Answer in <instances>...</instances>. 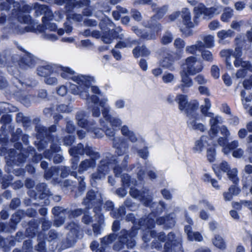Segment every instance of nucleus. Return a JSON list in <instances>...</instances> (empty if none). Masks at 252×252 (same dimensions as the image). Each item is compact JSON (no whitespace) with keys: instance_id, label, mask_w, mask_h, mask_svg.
I'll return each instance as SVG.
<instances>
[{"instance_id":"obj_1","label":"nucleus","mask_w":252,"mask_h":252,"mask_svg":"<svg viewBox=\"0 0 252 252\" xmlns=\"http://www.w3.org/2000/svg\"><path fill=\"white\" fill-rule=\"evenodd\" d=\"M74 73L71 68L57 64L55 74H60L64 79H72L76 83L70 85V90L73 94L88 100L91 96L90 92L95 94L99 93V89L93 85V78L83 75H74Z\"/></svg>"},{"instance_id":"obj_2","label":"nucleus","mask_w":252,"mask_h":252,"mask_svg":"<svg viewBox=\"0 0 252 252\" xmlns=\"http://www.w3.org/2000/svg\"><path fill=\"white\" fill-rule=\"evenodd\" d=\"M36 12L37 14H44L43 17V23L45 27L43 31V37L51 41H55L58 39L56 33L57 26L55 24L51 23L49 21L52 20L54 17L56 21H59L63 17V14L60 11L55 12L54 15L52 12L48 9V7L44 5H40L36 7Z\"/></svg>"},{"instance_id":"obj_3","label":"nucleus","mask_w":252,"mask_h":252,"mask_svg":"<svg viewBox=\"0 0 252 252\" xmlns=\"http://www.w3.org/2000/svg\"><path fill=\"white\" fill-rule=\"evenodd\" d=\"M108 98L104 97L98 100L95 94H91L90 97L87 100V102L90 107H92L93 115L94 117H98L100 115V110L98 106L102 109V113L104 119L107 121L113 127H118L122 124V121L118 118L110 116L108 112L110 110V107L107 104Z\"/></svg>"},{"instance_id":"obj_4","label":"nucleus","mask_w":252,"mask_h":252,"mask_svg":"<svg viewBox=\"0 0 252 252\" xmlns=\"http://www.w3.org/2000/svg\"><path fill=\"white\" fill-rule=\"evenodd\" d=\"M13 5L14 8L12 9L13 15L18 19L20 22L28 23L30 20L29 16L24 15V12L28 11V6L23 5L21 7L20 4L17 2H13V0H6V2L3 4H0V10L1 11L7 10L9 9V5Z\"/></svg>"},{"instance_id":"obj_5","label":"nucleus","mask_w":252,"mask_h":252,"mask_svg":"<svg viewBox=\"0 0 252 252\" xmlns=\"http://www.w3.org/2000/svg\"><path fill=\"white\" fill-rule=\"evenodd\" d=\"M175 101L178 104L179 109L181 111H184L188 117L189 114L195 112L198 107L197 103H188L187 96L185 95H177Z\"/></svg>"},{"instance_id":"obj_6","label":"nucleus","mask_w":252,"mask_h":252,"mask_svg":"<svg viewBox=\"0 0 252 252\" xmlns=\"http://www.w3.org/2000/svg\"><path fill=\"white\" fill-rule=\"evenodd\" d=\"M181 67V71L189 73L191 75L195 74L202 69V66L197 62L196 58L193 56L188 57Z\"/></svg>"},{"instance_id":"obj_7","label":"nucleus","mask_w":252,"mask_h":252,"mask_svg":"<svg viewBox=\"0 0 252 252\" xmlns=\"http://www.w3.org/2000/svg\"><path fill=\"white\" fill-rule=\"evenodd\" d=\"M238 51V49H236L234 53L235 60L234 64L236 67H241L243 68V69H239L236 73V77L237 78H242L245 76L247 70L252 72V65H251L248 62L244 61L241 58H240L241 55L239 52L236 53Z\"/></svg>"},{"instance_id":"obj_8","label":"nucleus","mask_w":252,"mask_h":252,"mask_svg":"<svg viewBox=\"0 0 252 252\" xmlns=\"http://www.w3.org/2000/svg\"><path fill=\"white\" fill-rule=\"evenodd\" d=\"M210 118L209 120V125L210 129L209 131V134L211 138L216 137L218 134V128L216 126L217 124L223 123V119L218 115H215L212 113V116H208Z\"/></svg>"},{"instance_id":"obj_9","label":"nucleus","mask_w":252,"mask_h":252,"mask_svg":"<svg viewBox=\"0 0 252 252\" xmlns=\"http://www.w3.org/2000/svg\"><path fill=\"white\" fill-rule=\"evenodd\" d=\"M189 117L188 126L194 130H199L204 132L207 130V126L204 124L197 122L199 115L196 111L191 114H189Z\"/></svg>"},{"instance_id":"obj_10","label":"nucleus","mask_w":252,"mask_h":252,"mask_svg":"<svg viewBox=\"0 0 252 252\" xmlns=\"http://www.w3.org/2000/svg\"><path fill=\"white\" fill-rule=\"evenodd\" d=\"M57 64L50 63H45L39 66L37 71L38 75L46 77L49 75L55 74Z\"/></svg>"},{"instance_id":"obj_11","label":"nucleus","mask_w":252,"mask_h":252,"mask_svg":"<svg viewBox=\"0 0 252 252\" xmlns=\"http://www.w3.org/2000/svg\"><path fill=\"white\" fill-rule=\"evenodd\" d=\"M211 140L209 139L206 136H202L200 138L196 140L192 148V151L194 153H201L204 149L209 145L210 142L209 141Z\"/></svg>"},{"instance_id":"obj_12","label":"nucleus","mask_w":252,"mask_h":252,"mask_svg":"<svg viewBox=\"0 0 252 252\" xmlns=\"http://www.w3.org/2000/svg\"><path fill=\"white\" fill-rule=\"evenodd\" d=\"M219 168L223 172H227V175L230 180L234 183H236L238 181L237 177V169L233 168L229 170V166L227 162H222L220 165Z\"/></svg>"},{"instance_id":"obj_13","label":"nucleus","mask_w":252,"mask_h":252,"mask_svg":"<svg viewBox=\"0 0 252 252\" xmlns=\"http://www.w3.org/2000/svg\"><path fill=\"white\" fill-rule=\"evenodd\" d=\"M114 147L116 149V153L121 155L126 153L128 145L126 141L119 138H115L113 141Z\"/></svg>"},{"instance_id":"obj_14","label":"nucleus","mask_w":252,"mask_h":252,"mask_svg":"<svg viewBox=\"0 0 252 252\" xmlns=\"http://www.w3.org/2000/svg\"><path fill=\"white\" fill-rule=\"evenodd\" d=\"M101 126L103 127V130L94 129V127L89 126V130L94 131V133L96 136L99 137L102 135V131H104L106 134L109 137H113L115 134V130L113 128H107L105 127L106 124L105 122L101 120L100 121Z\"/></svg>"},{"instance_id":"obj_15","label":"nucleus","mask_w":252,"mask_h":252,"mask_svg":"<svg viewBox=\"0 0 252 252\" xmlns=\"http://www.w3.org/2000/svg\"><path fill=\"white\" fill-rule=\"evenodd\" d=\"M181 16L182 18V22L187 28H192L196 25L194 22L191 21V14L189 10L186 8H183L181 11Z\"/></svg>"},{"instance_id":"obj_16","label":"nucleus","mask_w":252,"mask_h":252,"mask_svg":"<svg viewBox=\"0 0 252 252\" xmlns=\"http://www.w3.org/2000/svg\"><path fill=\"white\" fill-rule=\"evenodd\" d=\"M180 75L181 77V88L183 92H186V88L190 87L193 85L191 79L189 77V73L181 71Z\"/></svg>"},{"instance_id":"obj_17","label":"nucleus","mask_w":252,"mask_h":252,"mask_svg":"<svg viewBox=\"0 0 252 252\" xmlns=\"http://www.w3.org/2000/svg\"><path fill=\"white\" fill-rule=\"evenodd\" d=\"M121 32L122 29L120 27H118L113 32L115 33L114 35H112V33H111V35H110L109 33H105L101 37L102 40L105 43L109 44L111 43L113 40L115 38L122 39L124 35L123 33H120Z\"/></svg>"},{"instance_id":"obj_18","label":"nucleus","mask_w":252,"mask_h":252,"mask_svg":"<svg viewBox=\"0 0 252 252\" xmlns=\"http://www.w3.org/2000/svg\"><path fill=\"white\" fill-rule=\"evenodd\" d=\"M69 153L72 156L76 157L77 155H83L84 154L92 156L93 151L90 148L84 149L82 145L79 144L76 147L71 149L69 150Z\"/></svg>"},{"instance_id":"obj_19","label":"nucleus","mask_w":252,"mask_h":252,"mask_svg":"<svg viewBox=\"0 0 252 252\" xmlns=\"http://www.w3.org/2000/svg\"><path fill=\"white\" fill-rule=\"evenodd\" d=\"M236 49H238V51L236 52V53L239 52V53L241 55V51L240 49L239 48H236L235 50V51L233 53L231 50L229 49L222 50L220 52V55L221 57L226 58V65L229 68H231L232 67L231 65V62L230 61V57L233 56L235 58V57L234 56V53L236 52Z\"/></svg>"},{"instance_id":"obj_20","label":"nucleus","mask_w":252,"mask_h":252,"mask_svg":"<svg viewBox=\"0 0 252 252\" xmlns=\"http://www.w3.org/2000/svg\"><path fill=\"white\" fill-rule=\"evenodd\" d=\"M212 242L216 248L220 250H224L226 249V243L223 237L220 235H215L212 239Z\"/></svg>"},{"instance_id":"obj_21","label":"nucleus","mask_w":252,"mask_h":252,"mask_svg":"<svg viewBox=\"0 0 252 252\" xmlns=\"http://www.w3.org/2000/svg\"><path fill=\"white\" fill-rule=\"evenodd\" d=\"M174 61L175 59L172 55L167 54L160 61V64L164 68L173 70L174 69L173 66Z\"/></svg>"},{"instance_id":"obj_22","label":"nucleus","mask_w":252,"mask_h":252,"mask_svg":"<svg viewBox=\"0 0 252 252\" xmlns=\"http://www.w3.org/2000/svg\"><path fill=\"white\" fill-rule=\"evenodd\" d=\"M204 48V45L201 40H197L195 44L187 46L185 51L189 54H195L197 51H200Z\"/></svg>"},{"instance_id":"obj_23","label":"nucleus","mask_w":252,"mask_h":252,"mask_svg":"<svg viewBox=\"0 0 252 252\" xmlns=\"http://www.w3.org/2000/svg\"><path fill=\"white\" fill-rule=\"evenodd\" d=\"M194 10L195 14L197 16L203 14L207 16H213L211 7L206 8L204 5L202 3H199L196 6Z\"/></svg>"},{"instance_id":"obj_24","label":"nucleus","mask_w":252,"mask_h":252,"mask_svg":"<svg viewBox=\"0 0 252 252\" xmlns=\"http://www.w3.org/2000/svg\"><path fill=\"white\" fill-rule=\"evenodd\" d=\"M240 192V189L236 186H231L227 191L223 193L224 199L225 201H230L233 196L237 195Z\"/></svg>"},{"instance_id":"obj_25","label":"nucleus","mask_w":252,"mask_h":252,"mask_svg":"<svg viewBox=\"0 0 252 252\" xmlns=\"http://www.w3.org/2000/svg\"><path fill=\"white\" fill-rule=\"evenodd\" d=\"M234 32L231 30H222L219 31L217 33V37L218 38L219 42L220 43H223L224 41L227 38H231L233 36Z\"/></svg>"},{"instance_id":"obj_26","label":"nucleus","mask_w":252,"mask_h":252,"mask_svg":"<svg viewBox=\"0 0 252 252\" xmlns=\"http://www.w3.org/2000/svg\"><path fill=\"white\" fill-rule=\"evenodd\" d=\"M191 227L189 225H186L185 227V231L187 233L189 239L190 241H201L203 237L198 232L191 231Z\"/></svg>"},{"instance_id":"obj_27","label":"nucleus","mask_w":252,"mask_h":252,"mask_svg":"<svg viewBox=\"0 0 252 252\" xmlns=\"http://www.w3.org/2000/svg\"><path fill=\"white\" fill-rule=\"evenodd\" d=\"M130 194L131 196L134 198H138L139 199L141 200L143 203L146 206H150V202L151 200L149 198L148 199L147 198H145V195H142V194H140L139 191L133 188L132 187H130Z\"/></svg>"},{"instance_id":"obj_28","label":"nucleus","mask_w":252,"mask_h":252,"mask_svg":"<svg viewBox=\"0 0 252 252\" xmlns=\"http://www.w3.org/2000/svg\"><path fill=\"white\" fill-rule=\"evenodd\" d=\"M201 39L203 41V43L204 45V47L207 48H211L215 45L214 36L211 34L208 35H201Z\"/></svg>"},{"instance_id":"obj_29","label":"nucleus","mask_w":252,"mask_h":252,"mask_svg":"<svg viewBox=\"0 0 252 252\" xmlns=\"http://www.w3.org/2000/svg\"><path fill=\"white\" fill-rule=\"evenodd\" d=\"M133 53L135 57L147 56L150 55V51L144 46H138L133 50Z\"/></svg>"},{"instance_id":"obj_30","label":"nucleus","mask_w":252,"mask_h":252,"mask_svg":"<svg viewBox=\"0 0 252 252\" xmlns=\"http://www.w3.org/2000/svg\"><path fill=\"white\" fill-rule=\"evenodd\" d=\"M95 165V162L94 159H86L81 162L79 171V172L84 171L87 170L89 168L94 167Z\"/></svg>"},{"instance_id":"obj_31","label":"nucleus","mask_w":252,"mask_h":252,"mask_svg":"<svg viewBox=\"0 0 252 252\" xmlns=\"http://www.w3.org/2000/svg\"><path fill=\"white\" fill-rule=\"evenodd\" d=\"M233 10L229 7L225 8L221 16V20L228 22L233 16Z\"/></svg>"},{"instance_id":"obj_32","label":"nucleus","mask_w":252,"mask_h":252,"mask_svg":"<svg viewBox=\"0 0 252 252\" xmlns=\"http://www.w3.org/2000/svg\"><path fill=\"white\" fill-rule=\"evenodd\" d=\"M133 31L137 35L147 40L152 39L155 37V34L149 33L147 32L142 31L141 30L135 27L133 28Z\"/></svg>"},{"instance_id":"obj_33","label":"nucleus","mask_w":252,"mask_h":252,"mask_svg":"<svg viewBox=\"0 0 252 252\" xmlns=\"http://www.w3.org/2000/svg\"><path fill=\"white\" fill-rule=\"evenodd\" d=\"M100 27L102 30L105 31L106 32H109L111 28H113V24L108 18H106L100 23Z\"/></svg>"},{"instance_id":"obj_34","label":"nucleus","mask_w":252,"mask_h":252,"mask_svg":"<svg viewBox=\"0 0 252 252\" xmlns=\"http://www.w3.org/2000/svg\"><path fill=\"white\" fill-rule=\"evenodd\" d=\"M153 10L156 13L154 17L160 19L166 13L167 10V7L166 6H163L160 7H156L155 5H154Z\"/></svg>"},{"instance_id":"obj_35","label":"nucleus","mask_w":252,"mask_h":252,"mask_svg":"<svg viewBox=\"0 0 252 252\" xmlns=\"http://www.w3.org/2000/svg\"><path fill=\"white\" fill-rule=\"evenodd\" d=\"M175 80V75L170 72H165L162 76V80L166 84L173 83Z\"/></svg>"},{"instance_id":"obj_36","label":"nucleus","mask_w":252,"mask_h":252,"mask_svg":"<svg viewBox=\"0 0 252 252\" xmlns=\"http://www.w3.org/2000/svg\"><path fill=\"white\" fill-rule=\"evenodd\" d=\"M239 146V142L237 140H234L222 148V152L225 155L230 153L231 150L236 148Z\"/></svg>"},{"instance_id":"obj_37","label":"nucleus","mask_w":252,"mask_h":252,"mask_svg":"<svg viewBox=\"0 0 252 252\" xmlns=\"http://www.w3.org/2000/svg\"><path fill=\"white\" fill-rule=\"evenodd\" d=\"M206 156L209 162H214L216 158V151L215 149L213 148H208L207 150Z\"/></svg>"},{"instance_id":"obj_38","label":"nucleus","mask_w":252,"mask_h":252,"mask_svg":"<svg viewBox=\"0 0 252 252\" xmlns=\"http://www.w3.org/2000/svg\"><path fill=\"white\" fill-rule=\"evenodd\" d=\"M174 45L177 49L181 50L185 47L186 43L183 39L178 38L175 40Z\"/></svg>"},{"instance_id":"obj_39","label":"nucleus","mask_w":252,"mask_h":252,"mask_svg":"<svg viewBox=\"0 0 252 252\" xmlns=\"http://www.w3.org/2000/svg\"><path fill=\"white\" fill-rule=\"evenodd\" d=\"M157 221L158 224L165 223L168 227H171L174 224V221L172 219L169 220V218L166 219L163 218L159 219Z\"/></svg>"},{"instance_id":"obj_40","label":"nucleus","mask_w":252,"mask_h":252,"mask_svg":"<svg viewBox=\"0 0 252 252\" xmlns=\"http://www.w3.org/2000/svg\"><path fill=\"white\" fill-rule=\"evenodd\" d=\"M53 75V74L52 75H49V76L46 77L45 79V82L46 84L50 85H54L58 83L57 78L55 76H54Z\"/></svg>"},{"instance_id":"obj_41","label":"nucleus","mask_w":252,"mask_h":252,"mask_svg":"<svg viewBox=\"0 0 252 252\" xmlns=\"http://www.w3.org/2000/svg\"><path fill=\"white\" fill-rule=\"evenodd\" d=\"M201 56L203 60L207 61H212L213 57L212 53L208 50H204L201 53Z\"/></svg>"},{"instance_id":"obj_42","label":"nucleus","mask_w":252,"mask_h":252,"mask_svg":"<svg viewBox=\"0 0 252 252\" xmlns=\"http://www.w3.org/2000/svg\"><path fill=\"white\" fill-rule=\"evenodd\" d=\"M173 40L172 34L169 32H166L163 36L161 41L164 44H167L170 43Z\"/></svg>"},{"instance_id":"obj_43","label":"nucleus","mask_w":252,"mask_h":252,"mask_svg":"<svg viewBox=\"0 0 252 252\" xmlns=\"http://www.w3.org/2000/svg\"><path fill=\"white\" fill-rule=\"evenodd\" d=\"M200 205L201 207H204L210 211H213L215 209L213 205L206 200L200 201Z\"/></svg>"},{"instance_id":"obj_44","label":"nucleus","mask_w":252,"mask_h":252,"mask_svg":"<svg viewBox=\"0 0 252 252\" xmlns=\"http://www.w3.org/2000/svg\"><path fill=\"white\" fill-rule=\"evenodd\" d=\"M220 27V24L218 21L214 20L211 21L208 25V27L212 31L216 30Z\"/></svg>"},{"instance_id":"obj_45","label":"nucleus","mask_w":252,"mask_h":252,"mask_svg":"<svg viewBox=\"0 0 252 252\" xmlns=\"http://www.w3.org/2000/svg\"><path fill=\"white\" fill-rule=\"evenodd\" d=\"M69 12H67L68 14L66 15L67 19H72L77 21H80L82 20V16L81 15L69 13Z\"/></svg>"},{"instance_id":"obj_46","label":"nucleus","mask_w":252,"mask_h":252,"mask_svg":"<svg viewBox=\"0 0 252 252\" xmlns=\"http://www.w3.org/2000/svg\"><path fill=\"white\" fill-rule=\"evenodd\" d=\"M132 132L133 131L130 130L126 126H124L121 128V132L122 134L127 138L132 133Z\"/></svg>"},{"instance_id":"obj_47","label":"nucleus","mask_w":252,"mask_h":252,"mask_svg":"<svg viewBox=\"0 0 252 252\" xmlns=\"http://www.w3.org/2000/svg\"><path fill=\"white\" fill-rule=\"evenodd\" d=\"M211 74L212 76L215 79H218L220 77V70L217 66L213 65L211 68Z\"/></svg>"},{"instance_id":"obj_48","label":"nucleus","mask_w":252,"mask_h":252,"mask_svg":"<svg viewBox=\"0 0 252 252\" xmlns=\"http://www.w3.org/2000/svg\"><path fill=\"white\" fill-rule=\"evenodd\" d=\"M220 133L224 136L226 138H228L230 135V132L227 127L225 126H221L220 127Z\"/></svg>"},{"instance_id":"obj_49","label":"nucleus","mask_w":252,"mask_h":252,"mask_svg":"<svg viewBox=\"0 0 252 252\" xmlns=\"http://www.w3.org/2000/svg\"><path fill=\"white\" fill-rule=\"evenodd\" d=\"M244 154V150L241 148H238L232 152V156L236 158H242Z\"/></svg>"},{"instance_id":"obj_50","label":"nucleus","mask_w":252,"mask_h":252,"mask_svg":"<svg viewBox=\"0 0 252 252\" xmlns=\"http://www.w3.org/2000/svg\"><path fill=\"white\" fill-rule=\"evenodd\" d=\"M85 36H92L96 38L100 37V34L98 31H92L90 32V30H86L84 33Z\"/></svg>"},{"instance_id":"obj_51","label":"nucleus","mask_w":252,"mask_h":252,"mask_svg":"<svg viewBox=\"0 0 252 252\" xmlns=\"http://www.w3.org/2000/svg\"><path fill=\"white\" fill-rule=\"evenodd\" d=\"M57 94L61 96H64L67 92V88L65 85H62L60 86L57 90Z\"/></svg>"},{"instance_id":"obj_52","label":"nucleus","mask_w":252,"mask_h":252,"mask_svg":"<svg viewBox=\"0 0 252 252\" xmlns=\"http://www.w3.org/2000/svg\"><path fill=\"white\" fill-rule=\"evenodd\" d=\"M243 86L247 89H251L252 87V75L244 81Z\"/></svg>"},{"instance_id":"obj_53","label":"nucleus","mask_w":252,"mask_h":252,"mask_svg":"<svg viewBox=\"0 0 252 252\" xmlns=\"http://www.w3.org/2000/svg\"><path fill=\"white\" fill-rule=\"evenodd\" d=\"M246 6V3L241 1H239L235 3L234 7L236 10L238 11H241L243 10Z\"/></svg>"},{"instance_id":"obj_54","label":"nucleus","mask_w":252,"mask_h":252,"mask_svg":"<svg viewBox=\"0 0 252 252\" xmlns=\"http://www.w3.org/2000/svg\"><path fill=\"white\" fill-rule=\"evenodd\" d=\"M77 119L78 121V124L81 127H83L87 126L86 120L83 118L82 116L80 114L77 115Z\"/></svg>"},{"instance_id":"obj_55","label":"nucleus","mask_w":252,"mask_h":252,"mask_svg":"<svg viewBox=\"0 0 252 252\" xmlns=\"http://www.w3.org/2000/svg\"><path fill=\"white\" fill-rule=\"evenodd\" d=\"M200 109L202 114L205 116L208 117L212 116V112L208 111L210 108H208L206 106L202 105L201 106Z\"/></svg>"},{"instance_id":"obj_56","label":"nucleus","mask_w":252,"mask_h":252,"mask_svg":"<svg viewBox=\"0 0 252 252\" xmlns=\"http://www.w3.org/2000/svg\"><path fill=\"white\" fill-rule=\"evenodd\" d=\"M115 107L117 109H122L125 107V102L123 99H119L115 102Z\"/></svg>"},{"instance_id":"obj_57","label":"nucleus","mask_w":252,"mask_h":252,"mask_svg":"<svg viewBox=\"0 0 252 252\" xmlns=\"http://www.w3.org/2000/svg\"><path fill=\"white\" fill-rule=\"evenodd\" d=\"M122 181L125 186H131L133 185V181H130L129 177L126 175H124L122 178Z\"/></svg>"},{"instance_id":"obj_58","label":"nucleus","mask_w":252,"mask_h":252,"mask_svg":"<svg viewBox=\"0 0 252 252\" xmlns=\"http://www.w3.org/2000/svg\"><path fill=\"white\" fill-rule=\"evenodd\" d=\"M242 24V21H233L231 24L230 27L234 30H238L240 29Z\"/></svg>"},{"instance_id":"obj_59","label":"nucleus","mask_w":252,"mask_h":252,"mask_svg":"<svg viewBox=\"0 0 252 252\" xmlns=\"http://www.w3.org/2000/svg\"><path fill=\"white\" fill-rule=\"evenodd\" d=\"M195 80L199 84H204L207 82V80L201 75H197L195 77Z\"/></svg>"},{"instance_id":"obj_60","label":"nucleus","mask_w":252,"mask_h":252,"mask_svg":"<svg viewBox=\"0 0 252 252\" xmlns=\"http://www.w3.org/2000/svg\"><path fill=\"white\" fill-rule=\"evenodd\" d=\"M132 17L136 21H140L141 18V15L140 13L136 10H133L132 11L131 14Z\"/></svg>"},{"instance_id":"obj_61","label":"nucleus","mask_w":252,"mask_h":252,"mask_svg":"<svg viewBox=\"0 0 252 252\" xmlns=\"http://www.w3.org/2000/svg\"><path fill=\"white\" fill-rule=\"evenodd\" d=\"M222 79L224 81V83L226 85L229 86L231 85L232 82L230 77L227 74H224L222 76Z\"/></svg>"},{"instance_id":"obj_62","label":"nucleus","mask_w":252,"mask_h":252,"mask_svg":"<svg viewBox=\"0 0 252 252\" xmlns=\"http://www.w3.org/2000/svg\"><path fill=\"white\" fill-rule=\"evenodd\" d=\"M248 159L250 162L252 163V146L250 145L246 150Z\"/></svg>"},{"instance_id":"obj_63","label":"nucleus","mask_w":252,"mask_h":252,"mask_svg":"<svg viewBox=\"0 0 252 252\" xmlns=\"http://www.w3.org/2000/svg\"><path fill=\"white\" fill-rule=\"evenodd\" d=\"M139 65H140L141 68L143 70H144V71L147 70V68H148V65H147V62L145 60H144V59L140 60V61L139 62Z\"/></svg>"},{"instance_id":"obj_64","label":"nucleus","mask_w":252,"mask_h":252,"mask_svg":"<svg viewBox=\"0 0 252 252\" xmlns=\"http://www.w3.org/2000/svg\"><path fill=\"white\" fill-rule=\"evenodd\" d=\"M247 134V130L245 128L240 129L238 132V135L240 138L243 139L244 138Z\"/></svg>"}]
</instances>
